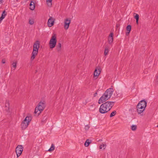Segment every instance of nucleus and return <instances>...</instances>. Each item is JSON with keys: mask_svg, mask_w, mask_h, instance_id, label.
Wrapping results in <instances>:
<instances>
[{"mask_svg": "<svg viewBox=\"0 0 158 158\" xmlns=\"http://www.w3.org/2000/svg\"><path fill=\"white\" fill-rule=\"evenodd\" d=\"M29 123L26 122H24L23 120L21 124V127L22 129H25L28 126Z\"/></svg>", "mask_w": 158, "mask_h": 158, "instance_id": "12", "label": "nucleus"}, {"mask_svg": "<svg viewBox=\"0 0 158 158\" xmlns=\"http://www.w3.org/2000/svg\"><path fill=\"white\" fill-rule=\"evenodd\" d=\"M116 114V112L115 110L113 111L110 114V117H112L114 116Z\"/></svg>", "mask_w": 158, "mask_h": 158, "instance_id": "26", "label": "nucleus"}, {"mask_svg": "<svg viewBox=\"0 0 158 158\" xmlns=\"http://www.w3.org/2000/svg\"><path fill=\"white\" fill-rule=\"evenodd\" d=\"M140 106V105H139V104H138L137 106V110L138 114H141L143 111V110H141V109L139 107Z\"/></svg>", "mask_w": 158, "mask_h": 158, "instance_id": "16", "label": "nucleus"}, {"mask_svg": "<svg viewBox=\"0 0 158 158\" xmlns=\"http://www.w3.org/2000/svg\"><path fill=\"white\" fill-rule=\"evenodd\" d=\"M57 40L56 35L53 34L49 42L50 48L52 49L54 48L56 44Z\"/></svg>", "mask_w": 158, "mask_h": 158, "instance_id": "4", "label": "nucleus"}, {"mask_svg": "<svg viewBox=\"0 0 158 158\" xmlns=\"http://www.w3.org/2000/svg\"><path fill=\"white\" fill-rule=\"evenodd\" d=\"M47 118V117L46 116H44V117L42 119V122H44L45 120H46V119Z\"/></svg>", "mask_w": 158, "mask_h": 158, "instance_id": "31", "label": "nucleus"}, {"mask_svg": "<svg viewBox=\"0 0 158 158\" xmlns=\"http://www.w3.org/2000/svg\"><path fill=\"white\" fill-rule=\"evenodd\" d=\"M108 111H109L103 104L101 105L99 109V112L100 113L102 114H104L107 113Z\"/></svg>", "mask_w": 158, "mask_h": 158, "instance_id": "7", "label": "nucleus"}, {"mask_svg": "<svg viewBox=\"0 0 158 158\" xmlns=\"http://www.w3.org/2000/svg\"><path fill=\"white\" fill-rule=\"evenodd\" d=\"M40 41L38 40L36 41L34 43L33 46V48L32 56L31 58V60H33L35 58V56L37 55L38 52V50L40 48Z\"/></svg>", "mask_w": 158, "mask_h": 158, "instance_id": "3", "label": "nucleus"}, {"mask_svg": "<svg viewBox=\"0 0 158 158\" xmlns=\"http://www.w3.org/2000/svg\"><path fill=\"white\" fill-rule=\"evenodd\" d=\"M138 21L139 20H136V23L137 24H138Z\"/></svg>", "mask_w": 158, "mask_h": 158, "instance_id": "38", "label": "nucleus"}, {"mask_svg": "<svg viewBox=\"0 0 158 158\" xmlns=\"http://www.w3.org/2000/svg\"><path fill=\"white\" fill-rule=\"evenodd\" d=\"M137 128V126L135 125H132L131 126V129L133 131H135Z\"/></svg>", "mask_w": 158, "mask_h": 158, "instance_id": "27", "label": "nucleus"}, {"mask_svg": "<svg viewBox=\"0 0 158 158\" xmlns=\"http://www.w3.org/2000/svg\"><path fill=\"white\" fill-rule=\"evenodd\" d=\"M55 149L54 145L53 144H52L50 148L48 149V151L50 152L52 151H53Z\"/></svg>", "mask_w": 158, "mask_h": 158, "instance_id": "22", "label": "nucleus"}, {"mask_svg": "<svg viewBox=\"0 0 158 158\" xmlns=\"http://www.w3.org/2000/svg\"><path fill=\"white\" fill-rule=\"evenodd\" d=\"M23 148L22 145H18L16 148L15 152L17 157H18L21 154L23 150Z\"/></svg>", "mask_w": 158, "mask_h": 158, "instance_id": "6", "label": "nucleus"}, {"mask_svg": "<svg viewBox=\"0 0 158 158\" xmlns=\"http://www.w3.org/2000/svg\"><path fill=\"white\" fill-rule=\"evenodd\" d=\"M6 12L5 10H4L1 15V16L0 17V23L1 21L5 18L6 16Z\"/></svg>", "mask_w": 158, "mask_h": 158, "instance_id": "15", "label": "nucleus"}, {"mask_svg": "<svg viewBox=\"0 0 158 158\" xmlns=\"http://www.w3.org/2000/svg\"><path fill=\"white\" fill-rule=\"evenodd\" d=\"M52 0H46V2L48 5L49 6H51L52 5Z\"/></svg>", "mask_w": 158, "mask_h": 158, "instance_id": "23", "label": "nucleus"}, {"mask_svg": "<svg viewBox=\"0 0 158 158\" xmlns=\"http://www.w3.org/2000/svg\"><path fill=\"white\" fill-rule=\"evenodd\" d=\"M101 70V68L99 66H98L96 68L94 73V76L95 77H96V78H97L100 74Z\"/></svg>", "mask_w": 158, "mask_h": 158, "instance_id": "9", "label": "nucleus"}, {"mask_svg": "<svg viewBox=\"0 0 158 158\" xmlns=\"http://www.w3.org/2000/svg\"><path fill=\"white\" fill-rule=\"evenodd\" d=\"M89 126L88 125H86L85 126V129L86 130H88L89 129Z\"/></svg>", "mask_w": 158, "mask_h": 158, "instance_id": "32", "label": "nucleus"}, {"mask_svg": "<svg viewBox=\"0 0 158 158\" xmlns=\"http://www.w3.org/2000/svg\"><path fill=\"white\" fill-rule=\"evenodd\" d=\"M2 62L3 64H5V59H3L2 60Z\"/></svg>", "mask_w": 158, "mask_h": 158, "instance_id": "34", "label": "nucleus"}, {"mask_svg": "<svg viewBox=\"0 0 158 158\" xmlns=\"http://www.w3.org/2000/svg\"><path fill=\"white\" fill-rule=\"evenodd\" d=\"M130 31H127V32H126V35H129V34L130 33Z\"/></svg>", "mask_w": 158, "mask_h": 158, "instance_id": "35", "label": "nucleus"}, {"mask_svg": "<svg viewBox=\"0 0 158 158\" xmlns=\"http://www.w3.org/2000/svg\"><path fill=\"white\" fill-rule=\"evenodd\" d=\"M115 102L107 101L103 103V104L104 105V106H105L108 110L109 111L114 106Z\"/></svg>", "mask_w": 158, "mask_h": 158, "instance_id": "5", "label": "nucleus"}, {"mask_svg": "<svg viewBox=\"0 0 158 158\" xmlns=\"http://www.w3.org/2000/svg\"><path fill=\"white\" fill-rule=\"evenodd\" d=\"M71 20L69 18H67L64 20V27L65 30H67L68 29Z\"/></svg>", "mask_w": 158, "mask_h": 158, "instance_id": "8", "label": "nucleus"}, {"mask_svg": "<svg viewBox=\"0 0 158 158\" xmlns=\"http://www.w3.org/2000/svg\"><path fill=\"white\" fill-rule=\"evenodd\" d=\"M35 0H31L30 4V9L31 10H34L35 8V5L34 2Z\"/></svg>", "mask_w": 158, "mask_h": 158, "instance_id": "14", "label": "nucleus"}, {"mask_svg": "<svg viewBox=\"0 0 158 158\" xmlns=\"http://www.w3.org/2000/svg\"><path fill=\"white\" fill-rule=\"evenodd\" d=\"M109 50L108 48H106L105 49L104 52V54L105 56H106L108 54V53L109 52Z\"/></svg>", "mask_w": 158, "mask_h": 158, "instance_id": "25", "label": "nucleus"}, {"mask_svg": "<svg viewBox=\"0 0 158 158\" xmlns=\"http://www.w3.org/2000/svg\"><path fill=\"white\" fill-rule=\"evenodd\" d=\"M90 143V142H89V139H87L86 140L85 142L84 143L85 146L86 147H88L89 144Z\"/></svg>", "mask_w": 158, "mask_h": 158, "instance_id": "20", "label": "nucleus"}, {"mask_svg": "<svg viewBox=\"0 0 158 158\" xmlns=\"http://www.w3.org/2000/svg\"><path fill=\"white\" fill-rule=\"evenodd\" d=\"M134 14H135V16L134 18L136 19V20L139 19V16L138 14L134 13Z\"/></svg>", "mask_w": 158, "mask_h": 158, "instance_id": "28", "label": "nucleus"}, {"mask_svg": "<svg viewBox=\"0 0 158 158\" xmlns=\"http://www.w3.org/2000/svg\"><path fill=\"white\" fill-rule=\"evenodd\" d=\"M138 104H139L140 106H143L144 107L146 108L147 103L144 100H143L140 101Z\"/></svg>", "mask_w": 158, "mask_h": 158, "instance_id": "13", "label": "nucleus"}, {"mask_svg": "<svg viewBox=\"0 0 158 158\" xmlns=\"http://www.w3.org/2000/svg\"><path fill=\"white\" fill-rule=\"evenodd\" d=\"M3 0H0V4L3 3Z\"/></svg>", "mask_w": 158, "mask_h": 158, "instance_id": "36", "label": "nucleus"}, {"mask_svg": "<svg viewBox=\"0 0 158 158\" xmlns=\"http://www.w3.org/2000/svg\"><path fill=\"white\" fill-rule=\"evenodd\" d=\"M61 49V44L60 43H59L58 44L56 47V49L58 51H59Z\"/></svg>", "mask_w": 158, "mask_h": 158, "instance_id": "19", "label": "nucleus"}, {"mask_svg": "<svg viewBox=\"0 0 158 158\" xmlns=\"http://www.w3.org/2000/svg\"><path fill=\"white\" fill-rule=\"evenodd\" d=\"M114 92L112 88H110L107 89L102 96L99 98L98 103H103L109 99L111 96Z\"/></svg>", "mask_w": 158, "mask_h": 158, "instance_id": "1", "label": "nucleus"}, {"mask_svg": "<svg viewBox=\"0 0 158 158\" xmlns=\"http://www.w3.org/2000/svg\"><path fill=\"white\" fill-rule=\"evenodd\" d=\"M106 147V145L105 144L101 145L100 146V149H101L102 148H103V149H105V148Z\"/></svg>", "mask_w": 158, "mask_h": 158, "instance_id": "30", "label": "nucleus"}, {"mask_svg": "<svg viewBox=\"0 0 158 158\" xmlns=\"http://www.w3.org/2000/svg\"><path fill=\"white\" fill-rule=\"evenodd\" d=\"M97 92H96L95 94H94V97H96V96L97 95Z\"/></svg>", "mask_w": 158, "mask_h": 158, "instance_id": "37", "label": "nucleus"}, {"mask_svg": "<svg viewBox=\"0 0 158 158\" xmlns=\"http://www.w3.org/2000/svg\"><path fill=\"white\" fill-rule=\"evenodd\" d=\"M157 127H158V125H157Z\"/></svg>", "mask_w": 158, "mask_h": 158, "instance_id": "39", "label": "nucleus"}, {"mask_svg": "<svg viewBox=\"0 0 158 158\" xmlns=\"http://www.w3.org/2000/svg\"><path fill=\"white\" fill-rule=\"evenodd\" d=\"M139 107L141 109V110H143V111L144 110H145V108L144 107H143V106H140Z\"/></svg>", "mask_w": 158, "mask_h": 158, "instance_id": "33", "label": "nucleus"}, {"mask_svg": "<svg viewBox=\"0 0 158 158\" xmlns=\"http://www.w3.org/2000/svg\"><path fill=\"white\" fill-rule=\"evenodd\" d=\"M17 63V62L16 61H15V62H13L12 64V67L14 68V70L15 69L16 67Z\"/></svg>", "mask_w": 158, "mask_h": 158, "instance_id": "21", "label": "nucleus"}, {"mask_svg": "<svg viewBox=\"0 0 158 158\" xmlns=\"http://www.w3.org/2000/svg\"><path fill=\"white\" fill-rule=\"evenodd\" d=\"M29 23L30 25H32L34 23V21L33 20H31V19H29Z\"/></svg>", "mask_w": 158, "mask_h": 158, "instance_id": "29", "label": "nucleus"}, {"mask_svg": "<svg viewBox=\"0 0 158 158\" xmlns=\"http://www.w3.org/2000/svg\"><path fill=\"white\" fill-rule=\"evenodd\" d=\"M46 106V102L45 101H40L37 106L35 109L34 114H37L38 116L41 112L44 109Z\"/></svg>", "mask_w": 158, "mask_h": 158, "instance_id": "2", "label": "nucleus"}, {"mask_svg": "<svg viewBox=\"0 0 158 158\" xmlns=\"http://www.w3.org/2000/svg\"><path fill=\"white\" fill-rule=\"evenodd\" d=\"M113 33H111L108 38V42L110 44H112L113 40Z\"/></svg>", "mask_w": 158, "mask_h": 158, "instance_id": "11", "label": "nucleus"}, {"mask_svg": "<svg viewBox=\"0 0 158 158\" xmlns=\"http://www.w3.org/2000/svg\"><path fill=\"white\" fill-rule=\"evenodd\" d=\"M55 19L52 18V17H50V18L48 19V26L51 27L53 25Z\"/></svg>", "mask_w": 158, "mask_h": 158, "instance_id": "10", "label": "nucleus"}, {"mask_svg": "<svg viewBox=\"0 0 158 158\" xmlns=\"http://www.w3.org/2000/svg\"><path fill=\"white\" fill-rule=\"evenodd\" d=\"M31 120V116H27L24 120V122H26L28 123H29Z\"/></svg>", "mask_w": 158, "mask_h": 158, "instance_id": "18", "label": "nucleus"}, {"mask_svg": "<svg viewBox=\"0 0 158 158\" xmlns=\"http://www.w3.org/2000/svg\"><path fill=\"white\" fill-rule=\"evenodd\" d=\"M131 28V25H128L126 27V29L127 31H130Z\"/></svg>", "mask_w": 158, "mask_h": 158, "instance_id": "24", "label": "nucleus"}, {"mask_svg": "<svg viewBox=\"0 0 158 158\" xmlns=\"http://www.w3.org/2000/svg\"><path fill=\"white\" fill-rule=\"evenodd\" d=\"M5 106L6 107V110L7 112H9V106H10V103L8 101H6V102L5 104Z\"/></svg>", "mask_w": 158, "mask_h": 158, "instance_id": "17", "label": "nucleus"}]
</instances>
